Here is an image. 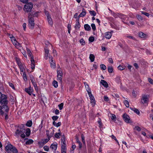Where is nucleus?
Masks as SVG:
<instances>
[{
    "label": "nucleus",
    "instance_id": "f257e3e1",
    "mask_svg": "<svg viewBox=\"0 0 153 153\" xmlns=\"http://www.w3.org/2000/svg\"><path fill=\"white\" fill-rule=\"evenodd\" d=\"M28 26L30 28L33 29L34 28V20L33 17V15L31 13H29L28 16Z\"/></svg>",
    "mask_w": 153,
    "mask_h": 153
},
{
    "label": "nucleus",
    "instance_id": "f03ea898",
    "mask_svg": "<svg viewBox=\"0 0 153 153\" xmlns=\"http://www.w3.org/2000/svg\"><path fill=\"white\" fill-rule=\"evenodd\" d=\"M33 7V4L31 2L28 3L24 7V10L25 12H30Z\"/></svg>",
    "mask_w": 153,
    "mask_h": 153
},
{
    "label": "nucleus",
    "instance_id": "7ed1b4c3",
    "mask_svg": "<svg viewBox=\"0 0 153 153\" xmlns=\"http://www.w3.org/2000/svg\"><path fill=\"white\" fill-rule=\"evenodd\" d=\"M49 62L51 65V67L53 69H55L56 67L55 62L53 60V57L52 56H49Z\"/></svg>",
    "mask_w": 153,
    "mask_h": 153
},
{
    "label": "nucleus",
    "instance_id": "20e7f679",
    "mask_svg": "<svg viewBox=\"0 0 153 153\" xmlns=\"http://www.w3.org/2000/svg\"><path fill=\"white\" fill-rule=\"evenodd\" d=\"M0 99V103L1 105L3 104L7 105L8 103V101L6 100L7 97L5 95H4V96Z\"/></svg>",
    "mask_w": 153,
    "mask_h": 153
},
{
    "label": "nucleus",
    "instance_id": "39448f33",
    "mask_svg": "<svg viewBox=\"0 0 153 153\" xmlns=\"http://www.w3.org/2000/svg\"><path fill=\"white\" fill-rule=\"evenodd\" d=\"M123 117L126 123H131L130 117L126 113H125L123 115Z\"/></svg>",
    "mask_w": 153,
    "mask_h": 153
},
{
    "label": "nucleus",
    "instance_id": "423d86ee",
    "mask_svg": "<svg viewBox=\"0 0 153 153\" xmlns=\"http://www.w3.org/2000/svg\"><path fill=\"white\" fill-rule=\"evenodd\" d=\"M13 146L9 141H8L7 145L5 148L6 151L7 152H9L10 151H11V148Z\"/></svg>",
    "mask_w": 153,
    "mask_h": 153
},
{
    "label": "nucleus",
    "instance_id": "0eeeda50",
    "mask_svg": "<svg viewBox=\"0 0 153 153\" xmlns=\"http://www.w3.org/2000/svg\"><path fill=\"white\" fill-rule=\"evenodd\" d=\"M13 146L9 141H8L7 145L5 148L6 151L7 152H9L10 151H11V148Z\"/></svg>",
    "mask_w": 153,
    "mask_h": 153
},
{
    "label": "nucleus",
    "instance_id": "6e6552de",
    "mask_svg": "<svg viewBox=\"0 0 153 153\" xmlns=\"http://www.w3.org/2000/svg\"><path fill=\"white\" fill-rule=\"evenodd\" d=\"M25 91L30 95L32 94L33 91V88H31V86H30L29 88H25Z\"/></svg>",
    "mask_w": 153,
    "mask_h": 153
},
{
    "label": "nucleus",
    "instance_id": "1a4fd4ad",
    "mask_svg": "<svg viewBox=\"0 0 153 153\" xmlns=\"http://www.w3.org/2000/svg\"><path fill=\"white\" fill-rule=\"evenodd\" d=\"M30 80L31 81V82H32V83L33 84V85L34 86L35 89L36 90V89H37L38 87L37 86V84L35 82V80L33 76H32V77H31Z\"/></svg>",
    "mask_w": 153,
    "mask_h": 153
},
{
    "label": "nucleus",
    "instance_id": "9d476101",
    "mask_svg": "<svg viewBox=\"0 0 153 153\" xmlns=\"http://www.w3.org/2000/svg\"><path fill=\"white\" fill-rule=\"evenodd\" d=\"M148 99L147 97V95H144L142 98V103L143 104H144L146 103Z\"/></svg>",
    "mask_w": 153,
    "mask_h": 153
},
{
    "label": "nucleus",
    "instance_id": "9b49d317",
    "mask_svg": "<svg viewBox=\"0 0 153 153\" xmlns=\"http://www.w3.org/2000/svg\"><path fill=\"white\" fill-rule=\"evenodd\" d=\"M57 147V144L56 143H52L51 146L50 148H51L54 151H56Z\"/></svg>",
    "mask_w": 153,
    "mask_h": 153
},
{
    "label": "nucleus",
    "instance_id": "f8f14e48",
    "mask_svg": "<svg viewBox=\"0 0 153 153\" xmlns=\"http://www.w3.org/2000/svg\"><path fill=\"white\" fill-rule=\"evenodd\" d=\"M47 19L48 22L49 24L51 26H52L53 25V22L52 19L51 17V16L48 14H47Z\"/></svg>",
    "mask_w": 153,
    "mask_h": 153
},
{
    "label": "nucleus",
    "instance_id": "ddd939ff",
    "mask_svg": "<svg viewBox=\"0 0 153 153\" xmlns=\"http://www.w3.org/2000/svg\"><path fill=\"white\" fill-rule=\"evenodd\" d=\"M20 69V71L21 72H23L25 71V69L24 68V65H23L22 63H19L18 65Z\"/></svg>",
    "mask_w": 153,
    "mask_h": 153
},
{
    "label": "nucleus",
    "instance_id": "4468645a",
    "mask_svg": "<svg viewBox=\"0 0 153 153\" xmlns=\"http://www.w3.org/2000/svg\"><path fill=\"white\" fill-rule=\"evenodd\" d=\"M139 36L141 38L146 39L147 37V35L142 32H140L138 33Z\"/></svg>",
    "mask_w": 153,
    "mask_h": 153
},
{
    "label": "nucleus",
    "instance_id": "2eb2a0df",
    "mask_svg": "<svg viewBox=\"0 0 153 153\" xmlns=\"http://www.w3.org/2000/svg\"><path fill=\"white\" fill-rule=\"evenodd\" d=\"M30 61L31 62V68L32 70H33L35 68V65L34 60L33 56H32L31 57Z\"/></svg>",
    "mask_w": 153,
    "mask_h": 153
},
{
    "label": "nucleus",
    "instance_id": "dca6fc26",
    "mask_svg": "<svg viewBox=\"0 0 153 153\" xmlns=\"http://www.w3.org/2000/svg\"><path fill=\"white\" fill-rule=\"evenodd\" d=\"M23 131L24 130H19V129H17L15 132V135L17 136H19Z\"/></svg>",
    "mask_w": 153,
    "mask_h": 153
},
{
    "label": "nucleus",
    "instance_id": "f3484780",
    "mask_svg": "<svg viewBox=\"0 0 153 153\" xmlns=\"http://www.w3.org/2000/svg\"><path fill=\"white\" fill-rule=\"evenodd\" d=\"M112 36L111 33L110 32H108L105 33V37L107 39H110Z\"/></svg>",
    "mask_w": 153,
    "mask_h": 153
},
{
    "label": "nucleus",
    "instance_id": "a211bd4d",
    "mask_svg": "<svg viewBox=\"0 0 153 153\" xmlns=\"http://www.w3.org/2000/svg\"><path fill=\"white\" fill-rule=\"evenodd\" d=\"M100 83L105 88H107L108 85L107 82L105 80H101L100 81Z\"/></svg>",
    "mask_w": 153,
    "mask_h": 153
},
{
    "label": "nucleus",
    "instance_id": "6ab92c4d",
    "mask_svg": "<svg viewBox=\"0 0 153 153\" xmlns=\"http://www.w3.org/2000/svg\"><path fill=\"white\" fill-rule=\"evenodd\" d=\"M89 96L90 97V99L91 100V103H93L94 104H95V101L94 99V97L93 96L92 94H91V95H89Z\"/></svg>",
    "mask_w": 153,
    "mask_h": 153
},
{
    "label": "nucleus",
    "instance_id": "aec40b11",
    "mask_svg": "<svg viewBox=\"0 0 153 153\" xmlns=\"http://www.w3.org/2000/svg\"><path fill=\"white\" fill-rule=\"evenodd\" d=\"M84 27L85 30L89 31L91 30V28L89 25L88 24H85L84 25Z\"/></svg>",
    "mask_w": 153,
    "mask_h": 153
},
{
    "label": "nucleus",
    "instance_id": "412c9836",
    "mask_svg": "<svg viewBox=\"0 0 153 153\" xmlns=\"http://www.w3.org/2000/svg\"><path fill=\"white\" fill-rule=\"evenodd\" d=\"M130 108L131 110L134 111L135 113L137 114L138 115L140 114V111L137 109L131 107H130Z\"/></svg>",
    "mask_w": 153,
    "mask_h": 153
},
{
    "label": "nucleus",
    "instance_id": "4be33fe9",
    "mask_svg": "<svg viewBox=\"0 0 153 153\" xmlns=\"http://www.w3.org/2000/svg\"><path fill=\"white\" fill-rule=\"evenodd\" d=\"M11 152L13 153H18V151L17 149L13 146L12 148H11Z\"/></svg>",
    "mask_w": 153,
    "mask_h": 153
},
{
    "label": "nucleus",
    "instance_id": "5701e85b",
    "mask_svg": "<svg viewBox=\"0 0 153 153\" xmlns=\"http://www.w3.org/2000/svg\"><path fill=\"white\" fill-rule=\"evenodd\" d=\"M61 123L60 122H59L57 123H56L55 121H53V124L55 127H58L61 125Z\"/></svg>",
    "mask_w": 153,
    "mask_h": 153
},
{
    "label": "nucleus",
    "instance_id": "b1692460",
    "mask_svg": "<svg viewBox=\"0 0 153 153\" xmlns=\"http://www.w3.org/2000/svg\"><path fill=\"white\" fill-rule=\"evenodd\" d=\"M32 125V122L31 120H29L26 123V125L29 127H31Z\"/></svg>",
    "mask_w": 153,
    "mask_h": 153
},
{
    "label": "nucleus",
    "instance_id": "393cba45",
    "mask_svg": "<svg viewBox=\"0 0 153 153\" xmlns=\"http://www.w3.org/2000/svg\"><path fill=\"white\" fill-rule=\"evenodd\" d=\"M86 11L84 9H83L82 12L80 13V15L81 16V17H84L86 15Z\"/></svg>",
    "mask_w": 153,
    "mask_h": 153
},
{
    "label": "nucleus",
    "instance_id": "a878e982",
    "mask_svg": "<svg viewBox=\"0 0 153 153\" xmlns=\"http://www.w3.org/2000/svg\"><path fill=\"white\" fill-rule=\"evenodd\" d=\"M95 57L94 55L93 54H90L89 56V59L91 62H93L94 60Z\"/></svg>",
    "mask_w": 153,
    "mask_h": 153
},
{
    "label": "nucleus",
    "instance_id": "bb28decb",
    "mask_svg": "<svg viewBox=\"0 0 153 153\" xmlns=\"http://www.w3.org/2000/svg\"><path fill=\"white\" fill-rule=\"evenodd\" d=\"M115 81L116 82L118 83H120L121 85L122 83H121V79H120V77L119 76H117L115 78Z\"/></svg>",
    "mask_w": 153,
    "mask_h": 153
},
{
    "label": "nucleus",
    "instance_id": "cd10ccee",
    "mask_svg": "<svg viewBox=\"0 0 153 153\" xmlns=\"http://www.w3.org/2000/svg\"><path fill=\"white\" fill-rule=\"evenodd\" d=\"M33 142V140L32 139H29L26 142L27 145H30L32 144Z\"/></svg>",
    "mask_w": 153,
    "mask_h": 153
},
{
    "label": "nucleus",
    "instance_id": "c85d7f7f",
    "mask_svg": "<svg viewBox=\"0 0 153 153\" xmlns=\"http://www.w3.org/2000/svg\"><path fill=\"white\" fill-rule=\"evenodd\" d=\"M28 53V56L30 57H31L32 55V53L31 52L30 50L28 48H27L26 49Z\"/></svg>",
    "mask_w": 153,
    "mask_h": 153
},
{
    "label": "nucleus",
    "instance_id": "c756f323",
    "mask_svg": "<svg viewBox=\"0 0 153 153\" xmlns=\"http://www.w3.org/2000/svg\"><path fill=\"white\" fill-rule=\"evenodd\" d=\"M30 128H27L26 130V134L27 136H29L30 134Z\"/></svg>",
    "mask_w": 153,
    "mask_h": 153
},
{
    "label": "nucleus",
    "instance_id": "7c9ffc66",
    "mask_svg": "<svg viewBox=\"0 0 153 153\" xmlns=\"http://www.w3.org/2000/svg\"><path fill=\"white\" fill-rule=\"evenodd\" d=\"M53 132H52L51 133H49L47 135V137L49 139H50L51 138L53 135L54 133V130H53Z\"/></svg>",
    "mask_w": 153,
    "mask_h": 153
},
{
    "label": "nucleus",
    "instance_id": "2f4dec72",
    "mask_svg": "<svg viewBox=\"0 0 153 153\" xmlns=\"http://www.w3.org/2000/svg\"><path fill=\"white\" fill-rule=\"evenodd\" d=\"M62 76L63 75H57V79L58 80H59L60 82L62 81Z\"/></svg>",
    "mask_w": 153,
    "mask_h": 153
},
{
    "label": "nucleus",
    "instance_id": "473e14b6",
    "mask_svg": "<svg viewBox=\"0 0 153 153\" xmlns=\"http://www.w3.org/2000/svg\"><path fill=\"white\" fill-rule=\"evenodd\" d=\"M43 120H42L41 121V123L40 124L39 126V131H41L42 130V129L43 127Z\"/></svg>",
    "mask_w": 153,
    "mask_h": 153
},
{
    "label": "nucleus",
    "instance_id": "72a5a7b5",
    "mask_svg": "<svg viewBox=\"0 0 153 153\" xmlns=\"http://www.w3.org/2000/svg\"><path fill=\"white\" fill-rule=\"evenodd\" d=\"M108 70L109 73H111L113 71V68L111 66H109L108 68Z\"/></svg>",
    "mask_w": 153,
    "mask_h": 153
},
{
    "label": "nucleus",
    "instance_id": "f704fd0d",
    "mask_svg": "<svg viewBox=\"0 0 153 153\" xmlns=\"http://www.w3.org/2000/svg\"><path fill=\"white\" fill-rule=\"evenodd\" d=\"M53 84L55 88H57L58 86V82L54 80L53 82Z\"/></svg>",
    "mask_w": 153,
    "mask_h": 153
},
{
    "label": "nucleus",
    "instance_id": "c9c22d12",
    "mask_svg": "<svg viewBox=\"0 0 153 153\" xmlns=\"http://www.w3.org/2000/svg\"><path fill=\"white\" fill-rule=\"evenodd\" d=\"M23 72V77L24 79V80L26 81H27V78L26 76V74H25V71L22 72Z\"/></svg>",
    "mask_w": 153,
    "mask_h": 153
},
{
    "label": "nucleus",
    "instance_id": "e433bc0d",
    "mask_svg": "<svg viewBox=\"0 0 153 153\" xmlns=\"http://www.w3.org/2000/svg\"><path fill=\"white\" fill-rule=\"evenodd\" d=\"M123 102L127 107L128 108L129 107V103L128 101L127 100H125Z\"/></svg>",
    "mask_w": 153,
    "mask_h": 153
},
{
    "label": "nucleus",
    "instance_id": "4c0bfd02",
    "mask_svg": "<svg viewBox=\"0 0 153 153\" xmlns=\"http://www.w3.org/2000/svg\"><path fill=\"white\" fill-rule=\"evenodd\" d=\"M89 13L91 16H94L96 14V13L94 10H91L89 11Z\"/></svg>",
    "mask_w": 153,
    "mask_h": 153
},
{
    "label": "nucleus",
    "instance_id": "58836bf2",
    "mask_svg": "<svg viewBox=\"0 0 153 153\" xmlns=\"http://www.w3.org/2000/svg\"><path fill=\"white\" fill-rule=\"evenodd\" d=\"M100 68L102 70H105L106 69V67L105 65L102 64L100 65Z\"/></svg>",
    "mask_w": 153,
    "mask_h": 153
},
{
    "label": "nucleus",
    "instance_id": "ea45409f",
    "mask_svg": "<svg viewBox=\"0 0 153 153\" xmlns=\"http://www.w3.org/2000/svg\"><path fill=\"white\" fill-rule=\"evenodd\" d=\"M110 137H111V138L112 139H114L115 141L117 142V143L119 145V143L117 140V139H116V137H115V136L114 135H112L111 136H110Z\"/></svg>",
    "mask_w": 153,
    "mask_h": 153
},
{
    "label": "nucleus",
    "instance_id": "a19ab883",
    "mask_svg": "<svg viewBox=\"0 0 153 153\" xmlns=\"http://www.w3.org/2000/svg\"><path fill=\"white\" fill-rule=\"evenodd\" d=\"M79 42L82 45H84L85 44V42L83 38L80 40Z\"/></svg>",
    "mask_w": 153,
    "mask_h": 153
},
{
    "label": "nucleus",
    "instance_id": "79ce46f5",
    "mask_svg": "<svg viewBox=\"0 0 153 153\" xmlns=\"http://www.w3.org/2000/svg\"><path fill=\"white\" fill-rule=\"evenodd\" d=\"M61 135V133L60 132L58 133H56L55 134V137L56 138H59V136Z\"/></svg>",
    "mask_w": 153,
    "mask_h": 153
},
{
    "label": "nucleus",
    "instance_id": "37998d69",
    "mask_svg": "<svg viewBox=\"0 0 153 153\" xmlns=\"http://www.w3.org/2000/svg\"><path fill=\"white\" fill-rule=\"evenodd\" d=\"M81 137L83 143L84 144H85V137L84 136V135L82 134H81Z\"/></svg>",
    "mask_w": 153,
    "mask_h": 153
},
{
    "label": "nucleus",
    "instance_id": "c03bdc74",
    "mask_svg": "<svg viewBox=\"0 0 153 153\" xmlns=\"http://www.w3.org/2000/svg\"><path fill=\"white\" fill-rule=\"evenodd\" d=\"M39 12H36L34 13V14L32 12H31V13H31V14L33 15V17H37L38 15V13Z\"/></svg>",
    "mask_w": 153,
    "mask_h": 153
},
{
    "label": "nucleus",
    "instance_id": "a18cd8bd",
    "mask_svg": "<svg viewBox=\"0 0 153 153\" xmlns=\"http://www.w3.org/2000/svg\"><path fill=\"white\" fill-rule=\"evenodd\" d=\"M9 85L13 89L15 90V86H14V84L11 82H9Z\"/></svg>",
    "mask_w": 153,
    "mask_h": 153
},
{
    "label": "nucleus",
    "instance_id": "49530a36",
    "mask_svg": "<svg viewBox=\"0 0 153 153\" xmlns=\"http://www.w3.org/2000/svg\"><path fill=\"white\" fill-rule=\"evenodd\" d=\"M94 40V38L93 36H91L89 38V41L91 42H93Z\"/></svg>",
    "mask_w": 153,
    "mask_h": 153
},
{
    "label": "nucleus",
    "instance_id": "de8ad7c7",
    "mask_svg": "<svg viewBox=\"0 0 153 153\" xmlns=\"http://www.w3.org/2000/svg\"><path fill=\"white\" fill-rule=\"evenodd\" d=\"M134 129L137 130L138 131H139L141 130V128L140 127L138 126H136L135 127Z\"/></svg>",
    "mask_w": 153,
    "mask_h": 153
},
{
    "label": "nucleus",
    "instance_id": "09e8293b",
    "mask_svg": "<svg viewBox=\"0 0 153 153\" xmlns=\"http://www.w3.org/2000/svg\"><path fill=\"white\" fill-rule=\"evenodd\" d=\"M52 120L55 121H56L58 118V117L57 116H53L52 117Z\"/></svg>",
    "mask_w": 153,
    "mask_h": 153
},
{
    "label": "nucleus",
    "instance_id": "8fccbe9b",
    "mask_svg": "<svg viewBox=\"0 0 153 153\" xmlns=\"http://www.w3.org/2000/svg\"><path fill=\"white\" fill-rule=\"evenodd\" d=\"M63 75V73L62 71L59 70L58 69L57 70V75Z\"/></svg>",
    "mask_w": 153,
    "mask_h": 153
},
{
    "label": "nucleus",
    "instance_id": "3c124183",
    "mask_svg": "<svg viewBox=\"0 0 153 153\" xmlns=\"http://www.w3.org/2000/svg\"><path fill=\"white\" fill-rule=\"evenodd\" d=\"M86 91H87L88 95H91L92 94L91 90L90 87L88 88H86Z\"/></svg>",
    "mask_w": 153,
    "mask_h": 153
},
{
    "label": "nucleus",
    "instance_id": "603ef678",
    "mask_svg": "<svg viewBox=\"0 0 153 153\" xmlns=\"http://www.w3.org/2000/svg\"><path fill=\"white\" fill-rule=\"evenodd\" d=\"M58 107H59V109L60 110L62 109L63 108V103H62L58 105Z\"/></svg>",
    "mask_w": 153,
    "mask_h": 153
},
{
    "label": "nucleus",
    "instance_id": "864d4df0",
    "mask_svg": "<svg viewBox=\"0 0 153 153\" xmlns=\"http://www.w3.org/2000/svg\"><path fill=\"white\" fill-rule=\"evenodd\" d=\"M111 119L114 120V121L116 120V117L115 115L114 114H112V116L111 117Z\"/></svg>",
    "mask_w": 153,
    "mask_h": 153
},
{
    "label": "nucleus",
    "instance_id": "5fc2aeb1",
    "mask_svg": "<svg viewBox=\"0 0 153 153\" xmlns=\"http://www.w3.org/2000/svg\"><path fill=\"white\" fill-rule=\"evenodd\" d=\"M91 26L92 27V29L94 31L96 30V26H95V25L94 24V23L92 24L91 25Z\"/></svg>",
    "mask_w": 153,
    "mask_h": 153
},
{
    "label": "nucleus",
    "instance_id": "6e6d98bb",
    "mask_svg": "<svg viewBox=\"0 0 153 153\" xmlns=\"http://www.w3.org/2000/svg\"><path fill=\"white\" fill-rule=\"evenodd\" d=\"M2 107L1 106H0V114L3 115L4 114V112L2 110Z\"/></svg>",
    "mask_w": 153,
    "mask_h": 153
},
{
    "label": "nucleus",
    "instance_id": "4d7b16f0",
    "mask_svg": "<svg viewBox=\"0 0 153 153\" xmlns=\"http://www.w3.org/2000/svg\"><path fill=\"white\" fill-rule=\"evenodd\" d=\"M136 17L139 20H142L143 19V18L141 16L139 15H137Z\"/></svg>",
    "mask_w": 153,
    "mask_h": 153
},
{
    "label": "nucleus",
    "instance_id": "13d9d810",
    "mask_svg": "<svg viewBox=\"0 0 153 153\" xmlns=\"http://www.w3.org/2000/svg\"><path fill=\"white\" fill-rule=\"evenodd\" d=\"M43 149L44 150L47 152H48L49 150V147L47 146H45L43 147Z\"/></svg>",
    "mask_w": 153,
    "mask_h": 153
},
{
    "label": "nucleus",
    "instance_id": "bf43d9fd",
    "mask_svg": "<svg viewBox=\"0 0 153 153\" xmlns=\"http://www.w3.org/2000/svg\"><path fill=\"white\" fill-rule=\"evenodd\" d=\"M141 13L142 14H144V15L146 16L147 17H149V14L146 12H145L143 11H141Z\"/></svg>",
    "mask_w": 153,
    "mask_h": 153
},
{
    "label": "nucleus",
    "instance_id": "052dcab7",
    "mask_svg": "<svg viewBox=\"0 0 153 153\" xmlns=\"http://www.w3.org/2000/svg\"><path fill=\"white\" fill-rule=\"evenodd\" d=\"M25 130H24V131L21 134L20 136L21 137L24 138L25 137V135L24 134V133L25 132Z\"/></svg>",
    "mask_w": 153,
    "mask_h": 153
},
{
    "label": "nucleus",
    "instance_id": "680f3d73",
    "mask_svg": "<svg viewBox=\"0 0 153 153\" xmlns=\"http://www.w3.org/2000/svg\"><path fill=\"white\" fill-rule=\"evenodd\" d=\"M80 25L79 22L76 23L75 28L78 27L79 28L80 27Z\"/></svg>",
    "mask_w": 153,
    "mask_h": 153
},
{
    "label": "nucleus",
    "instance_id": "e2e57ef3",
    "mask_svg": "<svg viewBox=\"0 0 153 153\" xmlns=\"http://www.w3.org/2000/svg\"><path fill=\"white\" fill-rule=\"evenodd\" d=\"M118 68L119 70H123L125 69L124 67L122 66H120V65H119L118 67Z\"/></svg>",
    "mask_w": 153,
    "mask_h": 153
},
{
    "label": "nucleus",
    "instance_id": "0e129e2a",
    "mask_svg": "<svg viewBox=\"0 0 153 153\" xmlns=\"http://www.w3.org/2000/svg\"><path fill=\"white\" fill-rule=\"evenodd\" d=\"M50 140V139H49L48 138L45 139H44V140H43V141L44 142V143L45 144L47 143Z\"/></svg>",
    "mask_w": 153,
    "mask_h": 153
},
{
    "label": "nucleus",
    "instance_id": "69168bd1",
    "mask_svg": "<svg viewBox=\"0 0 153 153\" xmlns=\"http://www.w3.org/2000/svg\"><path fill=\"white\" fill-rule=\"evenodd\" d=\"M148 80L149 82L151 84H153V80H152V79L151 78H148Z\"/></svg>",
    "mask_w": 153,
    "mask_h": 153
},
{
    "label": "nucleus",
    "instance_id": "338daca9",
    "mask_svg": "<svg viewBox=\"0 0 153 153\" xmlns=\"http://www.w3.org/2000/svg\"><path fill=\"white\" fill-rule=\"evenodd\" d=\"M104 100L106 101H108L109 100L108 98L106 96H104Z\"/></svg>",
    "mask_w": 153,
    "mask_h": 153
},
{
    "label": "nucleus",
    "instance_id": "774afa93",
    "mask_svg": "<svg viewBox=\"0 0 153 153\" xmlns=\"http://www.w3.org/2000/svg\"><path fill=\"white\" fill-rule=\"evenodd\" d=\"M66 149L62 148L61 149L62 153H66Z\"/></svg>",
    "mask_w": 153,
    "mask_h": 153
}]
</instances>
